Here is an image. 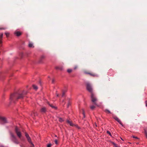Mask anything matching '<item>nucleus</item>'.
Instances as JSON below:
<instances>
[{"label": "nucleus", "instance_id": "obj_12", "mask_svg": "<svg viewBox=\"0 0 147 147\" xmlns=\"http://www.w3.org/2000/svg\"><path fill=\"white\" fill-rule=\"evenodd\" d=\"M55 69L57 70H62L63 69V68L62 67L57 66L55 67Z\"/></svg>", "mask_w": 147, "mask_h": 147}, {"label": "nucleus", "instance_id": "obj_7", "mask_svg": "<svg viewBox=\"0 0 147 147\" xmlns=\"http://www.w3.org/2000/svg\"><path fill=\"white\" fill-rule=\"evenodd\" d=\"M11 136L12 138V140L16 144H18L19 143L18 139L16 138V137L12 134H11Z\"/></svg>", "mask_w": 147, "mask_h": 147}, {"label": "nucleus", "instance_id": "obj_2", "mask_svg": "<svg viewBox=\"0 0 147 147\" xmlns=\"http://www.w3.org/2000/svg\"><path fill=\"white\" fill-rule=\"evenodd\" d=\"M86 84L87 90L91 93V94L93 93L91 84L89 82L86 83Z\"/></svg>", "mask_w": 147, "mask_h": 147}, {"label": "nucleus", "instance_id": "obj_19", "mask_svg": "<svg viewBox=\"0 0 147 147\" xmlns=\"http://www.w3.org/2000/svg\"><path fill=\"white\" fill-rule=\"evenodd\" d=\"M105 112H106V113H111L110 111L107 109H105Z\"/></svg>", "mask_w": 147, "mask_h": 147}, {"label": "nucleus", "instance_id": "obj_37", "mask_svg": "<svg viewBox=\"0 0 147 147\" xmlns=\"http://www.w3.org/2000/svg\"><path fill=\"white\" fill-rule=\"evenodd\" d=\"M113 144L114 145V146L116 147V144H115V143H114L113 142Z\"/></svg>", "mask_w": 147, "mask_h": 147}, {"label": "nucleus", "instance_id": "obj_20", "mask_svg": "<svg viewBox=\"0 0 147 147\" xmlns=\"http://www.w3.org/2000/svg\"><path fill=\"white\" fill-rule=\"evenodd\" d=\"M94 105L90 106V108L92 110H93L95 108V107Z\"/></svg>", "mask_w": 147, "mask_h": 147}, {"label": "nucleus", "instance_id": "obj_33", "mask_svg": "<svg viewBox=\"0 0 147 147\" xmlns=\"http://www.w3.org/2000/svg\"><path fill=\"white\" fill-rule=\"evenodd\" d=\"M133 137L134 138H136V139H138V138L137 137H135V136H133Z\"/></svg>", "mask_w": 147, "mask_h": 147}, {"label": "nucleus", "instance_id": "obj_24", "mask_svg": "<svg viewBox=\"0 0 147 147\" xmlns=\"http://www.w3.org/2000/svg\"><path fill=\"white\" fill-rule=\"evenodd\" d=\"M72 71V70L71 69H68L67 70V72L69 73H71V72Z\"/></svg>", "mask_w": 147, "mask_h": 147}, {"label": "nucleus", "instance_id": "obj_1", "mask_svg": "<svg viewBox=\"0 0 147 147\" xmlns=\"http://www.w3.org/2000/svg\"><path fill=\"white\" fill-rule=\"evenodd\" d=\"M27 93V92L25 91H23L22 92H16L11 95L10 99L14 102V99H15L16 100H17L18 99H22Z\"/></svg>", "mask_w": 147, "mask_h": 147}, {"label": "nucleus", "instance_id": "obj_32", "mask_svg": "<svg viewBox=\"0 0 147 147\" xmlns=\"http://www.w3.org/2000/svg\"><path fill=\"white\" fill-rule=\"evenodd\" d=\"M82 114L84 115V117H85V114H84V111L83 110H82Z\"/></svg>", "mask_w": 147, "mask_h": 147}, {"label": "nucleus", "instance_id": "obj_27", "mask_svg": "<svg viewBox=\"0 0 147 147\" xmlns=\"http://www.w3.org/2000/svg\"><path fill=\"white\" fill-rule=\"evenodd\" d=\"M65 92L64 91H63L62 94V97L64 96L65 95Z\"/></svg>", "mask_w": 147, "mask_h": 147}, {"label": "nucleus", "instance_id": "obj_25", "mask_svg": "<svg viewBox=\"0 0 147 147\" xmlns=\"http://www.w3.org/2000/svg\"><path fill=\"white\" fill-rule=\"evenodd\" d=\"M45 58V56L44 55H42V56H41V57L40 59L41 60H42Z\"/></svg>", "mask_w": 147, "mask_h": 147}, {"label": "nucleus", "instance_id": "obj_36", "mask_svg": "<svg viewBox=\"0 0 147 147\" xmlns=\"http://www.w3.org/2000/svg\"><path fill=\"white\" fill-rule=\"evenodd\" d=\"M145 103H146V107H147V100L146 101H145Z\"/></svg>", "mask_w": 147, "mask_h": 147}, {"label": "nucleus", "instance_id": "obj_13", "mask_svg": "<svg viewBox=\"0 0 147 147\" xmlns=\"http://www.w3.org/2000/svg\"><path fill=\"white\" fill-rule=\"evenodd\" d=\"M3 33H1L0 34V44L2 43V40L3 36Z\"/></svg>", "mask_w": 147, "mask_h": 147}, {"label": "nucleus", "instance_id": "obj_4", "mask_svg": "<svg viewBox=\"0 0 147 147\" xmlns=\"http://www.w3.org/2000/svg\"><path fill=\"white\" fill-rule=\"evenodd\" d=\"M15 132L19 138L21 139L22 141L24 140L23 139H21L22 137L21 132L20 129L17 127L15 128Z\"/></svg>", "mask_w": 147, "mask_h": 147}, {"label": "nucleus", "instance_id": "obj_23", "mask_svg": "<svg viewBox=\"0 0 147 147\" xmlns=\"http://www.w3.org/2000/svg\"><path fill=\"white\" fill-rule=\"evenodd\" d=\"M59 121H60L61 122H62L63 121V119L61 118H59Z\"/></svg>", "mask_w": 147, "mask_h": 147}, {"label": "nucleus", "instance_id": "obj_34", "mask_svg": "<svg viewBox=\"0 0 147 147\" xmlns=\"http://www.w3.org/2000/svg\"><path fill=\"white\" fill-rule=\"evenodd\" d=\"M55 81V80L54 79H53L52 80V83H54Z\"/></svg>", "mask_w": 147, "mask_h": 147}, {"label": "nucleus", "instance_id": "obj_5", "mask_svg": "<svg viewBox=\"0 0 147 147\" xmlns=\"http://www.w3.org/2000/svg\"><path fill=\"white\" fill-rule=\"evenodd\" d=\"M25 136L27 138L28 142L31 144V147H34V145L31 141V139L29 136L28 134L26 132H25Z\"/></svg>", "mask_w": 147, "mask_h": 147}, {"label": "nucleus", "instance_id": "obj_11", "mask_svg": "<svg viewBox=\"0 0 147 147\" xmlns=\"http://www.w3.org/2000/svg\"><path fill=\"white\" fill-rule=\"evenodd\" d=\"M67 122L68 123H69L70 125H71V126H76V125L74 124H73V123L71 122L69 120H67Z\"/></svg>", "mask_w": 147, "mask_h": 147}, {"label": "nucleus", "instance_id": "obj_28", "mask_svg": "<svg viewBox=\"0 0 147 147\" xmlns=\"http://www.w3.org/2000/svg\"><path fill=\"white\" fill-rule=\"evenodd\" d=\"M145 133L146 137L147 138V131L146 130H145Z\"/></svg>", "mask_w": 147, "mask_h": 147}, {"label": "nucleus", "instance_id": "obj_17", "mask_svg": "<svg viewBox=\"0 0 147 147\" xmlns=\"http://www.w3.org/2000/svg\"><path fill=\"white\" fill-rule=\"evenodd\" d=\"M29 47H34L33 46V44L32 43L30 42L28 45Z\"/></svg>", "mask_w": 147, "mask_h": 147}, {"label": "nucleus", "instance_id": "obj_10", "mask_svg": "<svg viewBox=\"0 0 147 147\" xmlns=\"http://www.w3.org/2000/svg\"><path fill=\"white\" fill-rule=\"evenodd\" d=\"M14 34L17 36H20L22 34L19 31H16L14 32Z\"/></svg>", "mask_w": 147, "mask_h": 147}, {"label": "nucleus", "instance_id": "obj_22", "mask_svg": "<svg viewBox=\"0 0 147 147\" xmlns=\"http://www.w3.org/2000/svg\"><path fill=\"white\" fill-rule=\"evenodd\" d=\"M117 122H119V123L121 125H122V126H123V124L122 123L121 121H120V119H119L118 121Z\"/></svg>", "mask_w": 147, "mask_h": 147}, {"label": "nucleus", "instance_id": "obj_38", "mask_svg": "<svg viewBox=\"0 0 147 147\" xmlns=\"http://www.w3.org/2000/svg\"><path fill=\"white\" fill-rule=\"evenodd\" d=\"M57 91H56V95H57V96L58 97L59 96V94H57Z\"/></svg>", "mask_w": 147, "mask_h": 147}, {"label": "nucleus", "instance_id": "obj_40", "mask_svg": "<svg viewBox=\"0 0 147 147\" xmlns=\"http://www.w3.org/2000/svg\"><path fill=\"white\" fill-rule=\"evenodd\" d=\"M55 136L56 137H57V136L55 135Z\"/></svg>", "mask_w": 147, "mask_h": 147}, {"label": "nucleus", "instance_id": "obj_8", "mask_svg": "<svg viewBox=\"0 0 147 147\" xmlns=\"http://www.w3.org/2000/svg\"><path fill=\"white\" fill-rule=\"evenodd\" d=\"M0 120H1L3 123H7V119L5 117H1L0 118Z\"/></svg>", "mask_w": 147, "mask_h": 147}, {"label": "nucleus", "instance_id": "obj_15", "mask_svg": "<svg viewBox=\"0 0 147 147\" xmlns=\"http://www.w3.org/2000/svg\"><path fill=\"white\" fill-rule=\"evenodd\" d=\"M48 103L49 105L52 108L55 109H56V107H55L52 104H50L49 102H48Z\"/></svg>", "mask_w": 147, "mask_h": 147}, {"label": "nucleus", "instance_id": "obj_35", "mask_svg": "<svg viewBox=\"0 0 147 147\" xmlns=\"http://www.w3.org/2000/svg\"><path fill=\"white\" fill-rule=\"evenodd\" d=\"M70 105V103L69 102L68 103V104H67V107H69V106Z\"/></svg>", "mask_w": 147, "mask_h": 147}, {"label": "nucleus", "instance_id": "obj_21", "mask_svg": "<svg viewBox=\"0 0 147 147\" xmlns=\"http://www.w3.org/2000/svg\"><path fill=\"white\" fill-rule=\"evenodd\" d=\"M5 34L6 35V37H9V33L7 32H5Z\"/></svg>", "mask_w": 147, "mask_h": 147}, {"label": "nucleus", "instance_id": "obj_18", "mask_svg": "<svg viewBox=\"0 0 147 147\" xmlns=\"http://www.w3.org/2000/svg\"><path fill=\"white\" fill-rule=\"evenodd\" d=\"M32 86H33V87L34 89V90H37V89L38 88L36 86L34 85H33Z\"/></svg>", "mask_w": 147, "mask_h": 147}, {"label": "nucleus", "instance_id": "obj_16", "mask_svg": "<svg viewBox=\"0 0 147 147\" xmlns=\"http://www.w3.org/2000/svg\"><path fill=\"white\" fill-rule=\"evenodd\" d=\"M113 118L115 119L117 121L119 119L118 117L116 116H114L113 117Z\"/></svg>", "mask_w": 147, "mask_h": 147}, {"label": "nucleus", "instance_id": "obj_29", "mask_svg": "<svg viewBox=\"0 0 147 147\" xmlns=\"http://www.w3.org/2000/svg\"><path fill=\"white\" fill-rule=\"evenodd\" d=\"M107 133L108 134H109L111 136V133L109 131H107Z\"/></svg>", "mask_w": 147, "mask_h": 147}, {"label": "nucleus", "instance_id": "obj_6", "mask_svg": "<svg viewBox=\"0 0 147 147\" xmlns=\"http://www.w3.org/2000/svg\"><path fill=\"white\" fill-rule=\"evenodd\" d=\"M84 73L85 74L90 75V76L94 77L98 76V75L97 74L89 71L84 70Z\"/></svg>", "mask_w": 147, "mask_h": 147}, {"label": "nucleus", "instance_id": "obj_31", "mask_svg": "<svg viewBox=\"0 0 147 147\" xmlns=\"http://www.w3.org/2000/svg\"><path fill=\"white\" fill-rule=\"evenodd\" d=\"M55 143L56 144H58V141L57 140H55Z\"/></svg>", "mask_w": 147, "mask_h": 147}, {"label": "nucleus", "instance_id": "obj_14", "mask_svg": "<svg viewBox=\"0 0 147 147\" xmlns=\"http://www.w3.org/2000/svg\"><path fill=\"white\" fill-rule=\"evenodd\" d=\"M38 115V114L37 112L35 111H33L32 113V116H37Z\"/></svg>", "mask_w": 147, "mask_h": 147}, {"label": "nucleus", "instance_id": "obj_26", "mask_svg": "<svg viewBox=\"0 0 147 147\" xmlns=\"http://www.w3.org/2000/svg\"><path fill=\"white\" fill-rule=\"evenodd\" d=\"M7 28V27L0 28V30H5Z\"/></svg>", "mask_w": 147, "mask_h": 147}, {"label": "nucleus", "instance_id": "obj_30", "mask_svg": "<svg viewBox=\"0 0 147 147\" xmlns=\"http://www.w3.org/2000/svg\"><path fill=\"white\" fill-rule=\"evenodd\" d=\"M51 144H49L47 145V147H51Z\"/></svg>", "mask_w": 147, "mask_h": 147}, {"label": "nucleus", "instance_id": "obj_9", "mask_svg": "<svg viewBox=\"0 0 147 147\" xmlns=\"http://www.w3.org/2000/svg\"><path fill=\"white\" fill-rule=\"evenodd\" d=\"M47 111V109L45 107H42L41 108L40 112L42 114H44Z\"/></svg>", "mask_w": 147, "mask_h": 147}, {"label": "nucleus", "instance_id": "obj_3", "mask_svg": "<svg viewBox=\"0 0 147 147\" xmlns=\"http://www.w3.org/2000/svg\"><path fill=\"white\" fill-rule=\"evenodd\" d=\"M91 101L93 102V105H95L98 106L96 102V101H97V99L94 93L91 94Z\"/></svg>", "mask_w": 147, "mask_h": 147}, {"label": "nucleus", "instance_id": "obj_39", "mask_svg": "<svg viewBox=\"0 0 147 147\" xmlns=\"http://www.w3.org/2000/svg\"><path fill=\"white\" fill-rule=\"evenodd\" d=\"M78 67L77 66H76L75 67H74V69H76Z\"/></svg>", "mask_w": 147, "mask_h": 147}]
</instances>
